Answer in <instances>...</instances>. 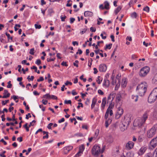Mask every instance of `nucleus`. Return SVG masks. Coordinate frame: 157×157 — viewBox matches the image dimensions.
Wrapping results in <instances>:
<instances>
[{
    "instance_id": "f257e3e1",
    "label": "nucleus",
    "mask_w": 157,
    "mask_h": 157,
    "mask_svg": "<svg viewBox=\"0 0 157 157\" xmlns=\"http://www.w3.org/2000/svg\"><path fill=\"white\" fill-rule=\"evenodd\" d=\"M149 112V110H147L144 113L142 117H138L136 119L134 122V125L138 126L139 128H141L143 126L148 118V113Z\"/></svg>"
},
{
    "instance_id": "f03ea898",
    "label": "nucleus",
    "mask_w": 157,
    "mask_h": 157,
    "mask_svg": "<svg viewBox=\"0 0 157 157\" xmlns=\"http://www.w3.org/2000/svg\"><path fill=\"white\" fill-rule=\"evenodd\" d=\"M147 87V83L144 82L138 85L136 91L140 96H143L146 91Z\"/></svg>"
},
{
    "instance_id": "7ed1b4c3",
    "label": "nucleus",
    "mask_w": 157,
    "mask_h": 157,
    "mask_svg": "<svg viewBox=\"0 0 157 157\" xmlns=\"http://www.w3.org/2000/svg\"><path fill=\"white\" fill-rule=\"evenodd\" d=\"M130 122V118L128 117H125L120 124V128L121 131L123 132L126 130Z\"/></svg>"
},
{
    "instance_id": "20e7f679",
    "label": "nucleus",
    "mask_w": 157,
    "mask_h": 157,
    "mask_svg": "<svg viewBox=\"0 0 157 157\" xmlns=\"http://www.w3.org/2000/svg\"><path fill=\"white\" fill-rule=\"evenodd\" d=\"M91 153L94 156H98L99 154L101 153L100 147L97 145H94L92 149Z\"/></svg>"
},
{
    "instance_id": "39448f33",
    "label": "nucleus",
    "mask_w": 157,
    "mask_h": 157,
    "mask_svg": "<svg viewBox=\"0 0 157 157\" xmlns=\"http://www.w3.org/2000/svg\"><path fill=\"white\" fill-rule=\"evenodd\" d=\"M114 105L112 103L110 104L109 107L107 109L105 115V118L107 119L109 114L110 117L113 116V113L112 109L114 107Z\"/></svg>"
},
{
    "instance_id": "423d86ee",
    "label": "nucleus",
    "mask_w": 157,
    "mask_h": 157,
    "mask_svg": "<svg viewBox=\"0 0 157 157\" xmlns=\"http://www.w3.org/2000/svg\"><path fill=\"white\" fill-rule=\"evenodd\" d=\"M150 71L149 67L146 66L142 68L139 73L140 76L142 77H144L147 75Z\"/></svg>"
},
{
    "instance_id": "0eeeda50",
    "label": "nucleus",
    "mask_w": 157,
    "mask_h": 157,
    "mask_svg": "<svg viewBox=\"0 0 157 157\" xmlns=\"http://www.w3.org/2000/svg\"><path fill=\"white\" fill-rule=\"evenodd\" d=\"M156 130V128L155 127H152L147 131V137L149 138L152 137L155 134Z\"/></svg>"
},
{
    "instance_id": "6e6552de",
    "label": "nucleus",
    "mask_w": 157,
    "mask_h": 157,
    "mask_svg": "<svg viewBox=\"0 0 157 157\" xmlns=\"http://www.w3.org/2000/svg\"><path fill=\"white\" fill-rule=\"evenodd\" d=\"M123 113V110L121 107L119 106L117 112L115 115V117L116 119H119Z\"/></svg>"
},
{
    "instance_id": "1a4fd4ad",
    "label": "nucleus",
    "mask_w": 157,
    "mask_h": 157,
    "mask_svg": "<svg viewBox=\"0 0 157 157\" xmlns=\"http://www.w3.org/2000/svg\"><path fill=\"white\" fill-rule=\"evenodd\" d=\"M157 96L151 93L148 98V102L151 103L155 101L157 98Z\"/></svg>"
},
{
    "instance_id": "9d476101",
    "label": "nucleus",
    "mask_w": 157,
    "mask_h": 157,
    "mask_svg": "<svg viewBox=\"0 0 157 157\" xmlns=\"http://www.w3.org/2000/svg\"><path fill=\"white\" fill-rule=\"evenodd\" d=\"M157 145V136L152 139L150 141L149 147L153 148L155 147Z\"/></svg>"
},
{
    "instance_id": "9b49d317",
    "label": "nucleus",
    "mask_w": 157,
    "mask_h": 157,
    "mask_svg": "<svg viewBox=\"0 0 157 157\" xmlns=\"http://www.w3.org/2000/svg\"><path fill=\"white\" fill-rule=\"evenodd\" d=\"M119 94H117L116 95V106H120L122 104L121 98H122L121 96Z\"/></svg>"
},
{
    "instance_id": "f8f14e48",
    "label": "nucleus",
    "mask_w": 157,
    "mask_h": 157,
    "mask_svg": "<svg viewBox=\"0 0 157 157\" xmlns=\"http://www.w3.org/2000/svg\"><path fill=\"white\" fill-rule=\"evenodd\" d=\"M134 144L131 141H129L127 143L125 146L126 149L129 150L132 148L134 146Z\"/></svg>"
},
{
    "instance_id": "ddd939ff",
    "label": "nucleus",
    "mask_w": 157,
    "mask_h": 157,
    "mask_svg": "<svg viewBox=\"0 0 157 157\" xmlns=\"http://www.w3.org/2000/svg\"><path fill=\"white\" fill-rule=\"evenodd\" d=\"M147 149V148L146 147L144 146H142L138 151V154L139 155H143Z\"/></svg>"
},
{
    "instance_id": "4468645a",
    "label": "nucleus",
    "mask_w": 157,
    "mask_h": 157,
    "mask_svg": "<svg viewBox=\"0 0 157 157\" xmlns=\"http://www.w3.org/2000/svg\"><path fill=\"white\" fill-rule=\"evenodd\" d=\"M107 69V67L105 64H101L99 65V70L100 72H105Z\"/></svg>"
},
{
    "instance_id": "2eb2a0df",
    "label": "nucleus",
    "mask_w": 157,
    "mask_h": 157,
    "mask_svg": "<svg viewBox=\"0 0 157 157\" xmlns=\"http://www.w3.org/2000/svg\"><path fill=\"white\" fill-rule=\"evenodd\" d=\"M93 15V13L89 11H86L84 13V16L87 17H91Z\"/></svg>"
},
{
    "instance_id": "dca6fc26",
    "label": "nucleus",
    "mask_w": 157,
    "mask_h": 157,
    "mask_svg": "<svg viewBox=\"0 0 157 157\" xmlns=\"http://www.w3.org/2000/svg\"><path fill=\"white\" fill-rule=\"evenodd\" d=\"M73 147L72 146H67L64 148V153L65 154H67L72 149Z\"/></svg>"
},
{
    "instance_id": "f3484780",
    "label": "nucleus",
    "mask_w": 157,
    "mask_h": 157,
    "mask_svg": "<svg viewBox=\"0 0 157 157\" xmlns=\"http://www.w3.org/2000/svg\"><path fill=\"white\" fill-rule=\"evenodd\" d=\"M10 96V94L8 92L7 90H5L3 93V95L2 96L3 98H8Z\"/></svg>"
},
{
    "instance_id": "a211bd4d",
    "label": "nucleus",
    "mask_w": 157,
    "mask_h": 157,
    "mask_svg": "<svg viewBox=\"0 0 157 157\" xmlns=\"http://www.w3.org/2000/svg\"><path fill=\"white\" fill-rule=\"evenodd\" d=\"M127 79L126 78H124L122 80L121 86L123 87H125L127 83Z\"/></svg>"
},
{
    "instance_id": "6ab92c4d",
    "label": "nucleus",
    "mask_w": 157,
    "mask_h": 157,
    "mask_svg": "<svg viewBox=\"0 0 157 157\" xmlns=\"http://www.w3.org/2000/svg\"><path fill=\"white\" fill-rule=\"evenodd\" d=\"M106 98L105 97L102 99L101 107L102 109H104L105 108L106 104Z\"/></svg>"
},
{
    "instance_id": "aec40b11",
    "label": "nucleus",
    "mask_w": 157,
    "mask_h": 157,
    "mask_svg": "<svg viewBox=\"0 0 157 157\" xmlns=\"http://www.w3.org/2000/svg\"><path fill=\"white\" fill-rule=\"evenodd\" d=\"M105 121V124L106 127L107 128L111 123L112 120L111 119V118H109L108 120H107V119Z\"/></svg>"
},
{
    "instance_id": "412c9836",
    "label": "nucleus",
    "mask_w": 157,
    "mask_h": 157,
    "mask_svg": "<svg viewBox=\"0 0 157 157\" xmlns=\"http://www.w3.org/2000/svg\"><path fill=\"white\" fill-rule=\"evenodd\" d=\"M152 82L154 84H157V73L153 77L152 80Z\"/></svg>"
},
{
    "instance_id": "4be33fe9",
    "label": "nucleus",
    "mask_w": 157,
    "mask_h": 157,
    "mask_svg": "<svg viewBox=\"0 0 157 157\" xmlns=\"http://www.w3.org/2000/svg\"><path fill=\"white\" fill-rule=\"evenodd\" d=\"M97 101V100L95 98H94L93 99L92 101V103L91 105V108L92 109H93L95 106V104Z\"/></svg>"
},
{
    "instance_id": "5701e85b",
    "label": "nucleus",
    "mask_w": 157,
    "mask_h": 157,
    "mask_svg": "<svg viewBox=\"0 0 157 157\" xmlns=\"http://www.w3.org/2000/svg\"><path fill=\"white\" fill-rule=\"evenodd\" d=\"M118 94H119L123 98L126 95V94L125 93V92L124 91H120Z\"/></svg>"
},
{
    "instance_id": "b1692460",
    "label": "nucleus",
    "mask_w": 157,
    "mask_h": 157,
    "mask_svg": "<svg viewBox=\"0 0 157 157\" xmlns=\"http://www.w3.org/2000/svg\"><path fill=\"white\" fill-rule=\"evenodd\" d=\"M138 96L137 95H132V98L135 102H137L138 99Z\"/></svg>"
},
{
    "instance_id": "393cba45",
    "label": "nucleus",
    "mask_w": 157,
    "mask_h": 157,
    "mask_svg": "<svg viewBox=\"0 0 157 157\" xmlns=\"http://www.w3.org/2000/svg\"><path fill=\"white\" fill-rule=\"evenodd\" d=\"M105 6H104V8L108 10L109 9V4L108 2L105 1L104 2Z\"/></svg>"
},
{
    "instance_id": "a878e982",
    "label": "nucleus",
    "mask_w": 157,
    "mask_h": 157,
    "mask_svg": "<svg viewBox=\"0 0 157 157\" xmlns=\"http://www.w3.org/2000/svg\"><path fill=\"white\" fill-rule=\"evenodd\" d=\"M118 83L116 85V86L115 87V90H117L120 85L121 82H120V79L118 78Z\"/></svg>"
},
{
    "instance_id": "bb28decb",
    "label": "nucleus",
    "mask_w": 157,
    "mask_h": 157,
    "mask_svg": "<svg viewBox=\"0 0 157 157\" xmlns=\"http://www.w3.org/2000/svg\"><path fill=\"white\" fill-rule=\"evenodd\" d=\"M151 157H157V150L156 149L152 153H151Z\"/></svg>"
},
{
    "instance_id": "cd10ccee",
    "label": "nucleus",
    "mask_w": 157,
    "mask_h": 157,
    "mask_svg": "<svg viewBox=\"0 0 157 157\" xmlns=\"http://www.w3.org/2000/svg\"><path fill=\"white\" fill-rule=\"evenodd\" d=\"M104 81V83L103 84V85L106 86H108L109 84V81L108 79H105Z\"/></svg>"
},
{
    "instance_id": "c85d7f7f",
    "label": "nucleus",
    "mask_w": 157,
    "mask_h": 157,
    "mask_svg": "<svg viewBox=\"0 0 157 157\" xmlns=\"http://www.w3.org/2000/svg\"><path fill=\"white\" fill-rule=\"evenodd\" d=\"M84 147L83 145H82L79 148V151L78 152L79 153H81V154H82V152L84 150Z\"/></svg>"
},
{
    "instance_id": "c756f323",
    "label": "nucleus",
    "mask_w": 157,
    "mask_h": 157,
    "mask_svg": "<svg viewBox=\"0 0 157 157\" xmlns=\"http://www.w3.org/2000/svg\"><path fill=\"white\" fill-rule=\"evenodd\" d=\"M121 9V6H119L115 10V13L116 14H117L120 11Z\"/></svg>"
},
{
    "instance_id": "7c9ffc66",
    "label": "nucleus",
    "mask_w": 157,
    "mask_h": 157,
    "mask_svg": "<svg viewBox=\"0 0 157 157\" xmlns=\"http://www.w3.org/2000/svg\"><path fill=\"white\" fill-rule=\"evenodd\" d=\"M151 93L157 96V87L155 88Z\"/></svg>"
},
{
    "instance_id": "2f4dec72",
    "label": "nucleus",
    "mask_w": 157,
    "mask_h": 157,
    "mask_svg": "<svg viewBox=\"0 0 157 157\" xmlns=\"http://www.w3.org/2000/svg\"><path fill=\"white\" fill-rule=\"evenodd\" d=\"M112 44H106L105 49L106 50L107 49H110L111 48Z\"/></svg>"
},
{
    "instance_id": "473e14b6",
    "label": "nucleus",
    "mask_w": 157,
    "mask_h": 157,
    "mask_svg": "<svg viewBox=\"0 0 157 157\" xmlns=\"http://www.w3.org/2000/svg\"><path fill=\"white\" fill-rule=\"evenodd\" d=\"M50 97V95L49 94H47L43 96V98H46L48 99H49V97Z\"/></svg>"
},
{
    "instance_id": "72a5a7b5",
    "label": "nucleus",
    "mask_w": 157,
    "mask_h": 157,
    "mask_svg": "<svg viewBox=\"0 0 157 157\" xmlns=\"http://www.w3.org/2000/svg\"><path fill=\"white\" fill-rule=\"evenodd\" d=\"M102 80V79L100 77V76H98L97 78V82L98 84H100Z\"/></svg>"
},
{
    "instance_id": "f704fd0d",
    "label": "nucleus",
    "mask_w": 157,
    "mask_h": 157,
    "mask_svg": "<svg viewBox=\"0 0 157 157\" xmlns=\"http://www.w3.org/2000/svg\"><path fill=\"white\" fill-rule=\"evenodd\" d=\"M103 43V41H98L97 42V44L95 46L96 49H98V46L100 45V43Z\"/></svg>"
},
{
    "instance_id": "c9c22d12",
    "label": "nucleus",
    "mask_w": 157,
    "mask_h": 157,
    "mask_svg": "<svg viewBox=\"0 0 157 157\" xmlns=\"http://www.w3.org/2000/svg\"><path fill=\"white\" fill-rule=\"evenodd\" d=\"M67 18V16L65 15H61L60 16V19H61V20L62 21H65V19Z\"/></svg>"
},
{
    "instance_id": "e433bc0d",
    "label": "nucleus",
    "mask_w": 157,
    "mask_h": 157,
    "mask_svg": "<svg viewBox=\"0 0 157 157\" xmlns=\"http://www.w3.org/2000/svg\"><path fill=\"white\" fill-rule=\"evenodd\" d=\"M82 137L83 136V134L81 133H78L74 135V136Z\"/></svg>"
},
{
    "instance_id": "4c0bfd02",
    "label": "nucleus",
    "mask_w": 157,
    "mask_h": 157,
    "mask_svg": "<svg viewBox=\"0 0 157 157\" xmlns=\"http://www.w3.org/2000/svg\"><path fill=\"white\" fill-rule=\"evenodd\" d=\"M23 127L26 129V131L28 132L29 131V127L28 126V123H26L23 126Z\"/></svg>"
},
{
    "instance_id": "58836bf2",
    "label": "nucleus",
    "mask_w": 157,
    "mask_h": 157,
    "mask_svg": "<svg viewBox=\"0 0 157 157\" xmlns=\"http://www.w3.org/2000/svg\"><path fill=\"white\" fill-rule=\"evenodd\" d=\"M137 14L136 12H133L131 14V16L133 18H136L137 17Z\"/></svg>"
},
{
    "instance_id": "ea45409f",
    "label": "nucleus",
    "mask_w": 157,
    "mask_h": 157,
    "mask_svg": "<svg viewBox=\"0 0 157 157\" xmlns=\"http://www.w3.org/2000/svg\"><path fill=\"white\" fill-rule=\"evenodd\" d=\"M49 99H57V97L55 96V95H50V97H49Z\"/></svg>"
},
{
    "instance_id": "a19ab883",
    "label": "nucleus",
    "mask_w": 157,
    "mask_h": 157,
    "mask_svg": "<svg viewBox=\"0 0 157 157\" xmlns=\"http://www.w3.org/2000/svg\"><path fill=\"white\" fill-rule=\"evenodd\" d=\"M87 30L86 29H81L80 33L81 34H83L85 33Z\"/></svg>"
},
{
    "instance_id": "79ce46f5",
    "label": "nucleus",
    "mask_w": 157,
    "mask_h": 157,
    "mask_svg": "<svg viewBox=\"0 0 157 157\" xmlns=\"http://www.w3.org/2000/svg\"><path fill=\"white\" fill-rule=\"evenodd\" d=\"M103 34L105 35H106V33L105 32H104L103 33H102L101 34L100 36L103 39H105L106 38V36H103Z\"/></svg>"
},
{
    "instance_id": "37998d69",
    "label": "nucleus",
    "mask_w": 157,
    "mask_h": 157,
    "mask_svg": "<svg viewBox=\"0 0 157 157\" xmlns=\"http://www.w3.org/2000/svg\"><path fill=\"white\" fill-rule=\"evenodd\" d=\"M143 10L147 12H148L149 11V8L148 6H146L144 8Z\"/></svg>"
},
{
    "instance_id": "c03bdc74",
    "label": "nucleus",
    "mask_w": 157,
    "mask_h": 157,
    "mask_svg": "<svg viewBox=\"0 0 157 157\" xmlns=\"http://www.w3.org/2000/svg\"><path fill=\"white\" fill-rule=\"evenodd\" d=\"M34 48H32L30 50V51L29 52V54L31 55H33L34 54Z\"/></svg>"
},
{
    "instance_id": "a18cd8bd",
    "label": "nucleus",
    "mask_w": 157,
    "mask_h": 157,
    "mask_svg": "<svg viewBox=\"0 0 157 157\" xmlns=\"http://www.w3.org/2000/svg\"><path fill=\"white\" fill-rule=\"evenodd\" d=\"M10 83H11L10 81H9V82H8V85L7 86V88H10L12 87V84H11Z\"/></svg>"
},
{
    "instance_id": "49530a36",
    "label": "nucleus",
    "mask_w": 157,
    "mask_h": 157,
    "mask_svg": "<svg viewBox=\"0 0 157 157\" xmlns=\"http://www.w3.org/2000/svg\"><path fill=\"white\" fill-rule=\"evenodd\" d=\"M9 101V100H7L5 101H2V103L3 105H5L6 103H8Z\"/></svg>"
},
{
    "instance_id": "de8ad7c7",
    "label": "nucleus",
    "mask_w": 157,
    "mask_h": 157,
    "mask_svg": "<svg viewBox=\"0 0 157 157\" xmlns=\"http://www.w3.org/2000/svg\"><path fill=\"white\" fill-rule=\"evenodd\" d=\"M48 13L49 14H52V13H54V11L53 10V9L52 8H50L48 9Z\"/></svg>"
},
{
    "instance_id": "09e8293b",
    "label": "nucleus",
    "mask_w": 157,
    "mask_h": 157,
    "mask_svg": "<svg viewBox=\"0 0 157 157\" xmlns=\"http://www.w3.org/2000/svg\"><path fill=\"white\" fill-rule=\"evenodd\" d=\"M78 60H75V62H74L73 63V65L74 66H76V67H78Z\"/></svg>"
},
{
    "instance_id": "8fccbe9b",
    "label": "nucleus",
    "mask_w": 157,
    "mask_h": 157,
    "mask_svg": "<svg viewBox=\"0 0 157 157\" xmlns=\"http://www.w3.org/2000/svg\"><path fill=\"white\" fill-rule=\"evenodd\" d=\"M64 103L66 104H71V102L70 100H69L68 101L65 100L64 101Z\"/></svg>"
},
{
    "instance_id": "3c124183",
    "label": "nucleus",
    "mask_w": 157,
    "mask_h": 157,
    "mask_svg": "<svg viewBox=\"0 0 157 157\" xmlns=\"http://www.w3.org/2000/svg\"><path fill=\"white\" fill-rule=\"evenodd\" d=\"M41 61L40 59H37L35 62L36 64L38 65H39L41 63Z\"/></svg>"
},
{
    "instance_id": "603ef678",
    "label": "nucleus",
    "mask_w": 157,
    "mask_h": 157,
    "mask_svg": "<svg viewBox=\"0 0 157 157\" xmlns=\"http://www.w3.org/2000/svg\"><path fill=\"white\" fill-rule=\"evenodd\" d=\"M90 29V31L92 32H95L96 30V28L93 27H91Z\"/></svg>"
},
{
    "instance_id": "864d4df0",
    "label": "nucleus",
    "mask_w": 157,
    "mask_h": 157,
    "mask_svg": "<svg viewBox=\"0 0 157 157\" xmlns=\"http://www.w3.org/2000/svg\"><path fill=\"white\" fill-rule=\"evenodd\" d=\"M39 107L40 108H41L42 110L44 111L45 110V107L43 106V105H39Z\"/></svg>"
},
{
    "instance_id": "5fc2aeb1",
    "label": "nucleus",
    "mask_w": 157,
    "mask_h": 157,
    "mask_svg": "<svg viewBox=\"0 0 157 157\" xmlns=\"http://www.w3.org/2000/svg\"><path fill=\"white\" fill-rule=\"evenodd\" d=\"M35 27L36 29H40L41 28L40 25H38L36 24L35 25Z\"/></svg>"
},
{
    "instance_id": "6e6d98bb",
    "label": "nucleus",
    "mask_w": 157,
    "mask_h": 157,
    "mask_svg": "<svg viewBox=\"0 0 157 157\" xmlns=\"http://www.w3.org/2000/svg\"><path fill=\"white\" fill-rule=\"evenodd\" d=\"M71 1L70 0H68L67 1V3L66 4L67 6H68V7L71 6L72 5L71 3H70V4L69 3V2Z\"/></svg>"
},
{
    "instance_id": "4d7b16f0",
    "label": "nucleus",
    "mask_w": 157,
    "mask_h": 157,
    "mask_svg": "<svg viewBox=\"0 0 157 157\" xmlns=\"http://www.w3.org/2000/svg\"><path fill=\"white\" fill-rule=\"evenodd\" d=\"M98 93L101 95H103L104 94V92L101 90H98Z\"/></svg>"
},
{
    "instance_id": "13d9d810",
    "label": "nucleus",
    "mask_w": 157,
    "mask_h": 157,
    "mask_svg": "<svg viewBox=\"0 0 157 157\" xmlns=\"http://www.w3.org/2000/svg\"><path fill=\"white\" fill-rule=\"evenodd\" d=\"M143 140V139L142 138V137L141 136H140L139 137L138 139V141L139 142H141Z\"/></svg>"
},
{
    "instance_id": "bf43d9fd",
    "label": "nucleus",
    "mask_w": 157,
    "mask_h": 157,
    "mask_svg": "<svg viewBox=\"0 0 157 157\" xmlns=\"http://www.w3.org/2000/svg\"><path fill=\"white\" fill-rule=\"evenodd\" d=\"M44 80V78L43 77H40L39 79H38L37 80V81L38 82H39L40 81H43Z\"/></svg>"
},
{
    "instance_id": "052dcab7",
    "label": "nucleus",
    "mask_w": 157,
    "mask_h": 157,
    "mask_svg": "<svg viewBox=\"0 0 157 157\" xmlns=\"http://www.w3.org/2000/svg\"><path fill=\"white\" fill-rule=\"evenodd\" d=\"M46 4V2L44 1V0H41V6H43Z\"/></svg>"
},
{
    "instance_id": "680f3d73",
    "label": "nucleus",
    "mask_w": 157,
    "mask_h": 157,
    "mask_svg": "<svg viewBox=\"0 0 157 157\" xmlns=\"http://www.w3.org/2000/svg\"><path fill=\"white\" fill-rule=\"evenodd\" d=\"M48 102V101L47 100L43 99L42 100V103L44 104V105H46Z\"/></svg>"
},
{
    "instance_id": "e2e57ef3",
    "label": "nucleus",
    "mask_w": 157,
    "mask_h": 157,
    "mask_svg": "<svg viewBox=\"0 0 157 157\" xmlns=\"http://www.w3.org/2000/svg\"><path fill=\"white\" fill-rule=\"evenodd\" d=\"M5 112L6 113L8 112V110L6 108H4L3 111H0V113H4Z\"/></svg>"
},
{
    "instance_id": "0e129e2a",
    "label": "nucleus",
    "mask_w": 157,
    "mask_h": 157,
    "mask_svg": "<svg viewBox=\"0 0 157 157\" xmlns=\"http://www.w3.org/2000/svg\"><path fill=\"white\" fill-rule=\"evenodd\" d=\"M70 22L71 24L72 23H73L74 22L75 20V19L74 18H72V17L71 18H70Z\"/></svg>"
},
{
    "instance_id": "69168bd1",
    "label": "nucleus",
    "mask_w": 157,
    "mask_h": 157,
    "mask_svg": "<svg viewBox=\"0 0 157 157\" xmlns=\"http://www.w3.org/2000/svg\"><path fill=\"white\" fill-rule=\"evenodd\" d=\"M153 115L155 117L157 118V110L154 113Z\"/></svg>"
},
{
    "instance_id": "338daca9",
    "label": "nucleus",
    "mask_w": 157,
    "mask_h": 157,
    "mask_svg": "<svg viewBox=\"0 0 157 157\" xmlns=\"http://www.w3.org/2000/svg\"><path fill=\"white\" fill-rule=\"evenodd\" d=\"M17 140L18 141L21 142L22 141V138L21 137H20L17 138Z\"/></svg>"
},
{
    "instance_id": "774afa93",
    "label": "nucleus",
    "mask_w": 157,
    "mask_h": 157,
    "mask_svg": "<svg viewBox=\"0 0 157 157\" xmlns=\"http://www.w3.org/2000/svg\"><path fill=\"white\" fill-rule=\"evenodd\" d=\"M81 153H79V152H78L74 156V157H78L79 156H80L81 155Z\"/></svg>"
}]
</instances>
